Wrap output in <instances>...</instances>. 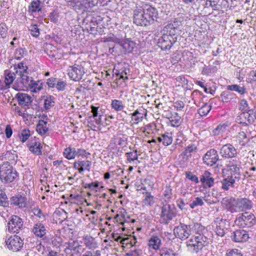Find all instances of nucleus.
<instances>
[{"label": "nucleus", "instance_id": "nucleus-4", "mask_svg": "<svg viewBox=\"0 0 256 256\" xmlns=\"http://www.w3.org/2000/svg\"><path fill=\"white\" fill-rule=\"evenodd\" d=\"M84 68L82 64H75L69 66L68 68V74L70 78L76 82L81 80L85 74Z\"/></svg>", "mask_w": 256, "mask_h": 256}, {"label": "nucleus", "instance_id": "nucleus-34", "mask_svg": "<svg viewBox=\"0 0 256 256\" xmlns=\"http://www.w3.org/2000/svg\"><path fill=\"white\" fill-rule=\"evenodd\" d=\"M161 244V240L158 236H152L148 241V246L154 250L159 248Z\"/></svg>", "mask_w": 256, "mask_h": 256}, {"label": "nucleus", "instance_id": "nucleus-59", "mask_svg": "<svg viewBox=\"0 0 256 256\" xmlns=\"http://www.w3.org/2000/svg\"><path fill=\"white\" fill-rule=\"evenodd\" d=\"M132 115V120L134 121V123L136 124H138L140 122H142L144 120V117H142V116H140L138 114H136V110L131 114Z\"/></svg>", "mask_w": 256, "mask_h": 256}, {"label": "nucleus", "instance_id": "nucleus-20", "mask_svg": "<svg viewBox=\"0 0 256 256\" xmlns=\"http://www.w3.org/2000/svg\"><path fill=\"white\" fill-rule=\"evenodd\" d=\"M86 2L80 1V0H71V1H69L66 4V5L68 6L72 7L74 10H76L77 6H80V5H84L86 8L88 7H92L94 6V4H93V2L92 1L91 2L89 0H86Z\"/></svg>", "mask_w": 256, "mask_h": 256}, {"label": "nucleus", "instance_id": "nucleus-58", "mask_svg": "<svg viewBox=\"0 0 256 256\" xmlns=\"http://www.w3.org/2000/svg\"><path fill=\"white\" fill-rule=\"evenodd\" d=\"M30 136V132L28 129H24L21 133L20 139L22 142H25Z\"/></svg>", "mask_w": 256, "mask_h": 256}, {"label": "nucleus", "instance_id": "nucleus-40", "mask_svg": "<svg viewBox=\"0 0 256 256\" xmlns=\"http://www.w3.org/2000/svg\"><path fill=\"white\" fill-rule=\"evenodd\" d=\"M227 89L229 90L236 91L240 94H244L246 92L244 87H241L238 84H232L227 86Z\"/></svg>", "mask_w": 256, "mask_h": 256}, {"label": "nucleus", "instance_id": "nucleus-8", "mask_svg": "<svg viewBox=\"0 0 256 256\" xmlns=\"http://www.w3.org/2000/svg\"><path fill=\"white\" fill-rule=\"evenodd\" d=\"M112 238L114 241L118 242L119 240L121 246L124 248H133L136 243V240L134 237H126L122 238L121 236H118L117 234L112 233Z\"/></svg>", "mask_w": 256, "mask_h": 256}, {"label": "nucleus", "instance_id": "nucleus-48", "mask_svg": "<svg viewBox=\"0 0 256 256\" xmlns=\"http://www.w3.org/2000/svg\"><path fill=\"white\" fill-rule=\"evenodd\" d=\"M125 154L128 161L130 162L138 159V150H136L133 152H126Z\"/></svg>", "mask_w": 256, "mask_h": 256}, {"label": "nucleus", "instance_id": "nucleus-64", "mask_svg": "<svg viewBox=\"0 0 256 256\" xmlns=\"http://www.w3.org/2000/svg\"><path fill=\"white\" fill-rule=\"evenodd\" d=\"M226 256H242V255L239 250L235 248L228 251Z\"/></svg>", "mask_w": 256, "mask_h": 256}, {"label": "nucleus", "instance_id": "nucleus-15", "mask_svg": "<svg viewBox=\"0 0 256 256\" xmlns=\"http://www.w3.org/2000/svg\"><path fill=\"white\" fill-rule=\"evenodd\" d=\"M10 202V205L18 206L20 208H24L27 206L26 197L20 194L11 197Z\"/></svg>", "mask_w": 256, "mask_h": 256}, {"label": "nucleus", "instance_id": "nucleus-7", "mask_svg": "<svg viewBox=\"0 0 256 256\" xmlns=\"http://www.w3.org/2000/svg\"><path fill=\"white\" fill-rule=\"evenodd\" d=\"M220 156L224 158H232L237 156L238 152L235 147L230 144L222 146L220 150Z\"/></svg>", "mask_w": 256, "mask_h": 256}, {"label": "nucleus", "instance_id": "nucleus-30", "mask_svg": "<svg viewBox=\"0 0 256 256\" xmlns=\"http://www.w3.org/2000/svg\"><path fill=\"white\" fill-rule=\"evenodd\" d=\"M254 216L253 214H248V213H246L245 214H242L235 221L236 222L238 221V222H244V224H248V223L250 224H254L252 220H254L253 218Z\"/></svg>", "mask_w": 256, "mask_h": 256}, {"label": "nucleus", "instance_id": "nucleus-2", "mask_svg": "<svg viewBox=\"0 0 256 256\" xmlns=\"http://www.w3.org/2000/svg\"><path fill=\"white\" fill-rule=\"evenodd\" d=\"M206 237L199 234L188 240L186 242V246L190 250L197 252L206 245Z\"/></svg>", "mask_w": 256, "mask_h": 256}, {"label": "nucleus", "instance_id": "nucleus-56", "mask_svg": "<svg viewBox=\"0 0 256 256\" xmlns=\"http://www.w3.org/2000/svg\"><path fill=\"white\" fill-rule=\"evenodd\" d=\"M204 204L202 199L200 197H196L195 200H194L190 205L191 208L193 209L196 206H202Z\"/></svg>", "mask_w": 256, "mask_h": 256}, {"label": "nucleus", "instance_id": "nucleus-10", "mask_svg": "<svg viewBox=\"0 0 256 256\" xmlns=\"http://www.w3.org/2000/svg\"><path fill=\"white\" fill-rule=\"evenodd\" d=\"M8 248L13 252H18L22 247L24 242L20 237L14 236H10L6 241Z\"/></svg>", "mask_w": 256, "mask_h": 256}, {"label": "nucleus", "instance_id": "nucleus-16", "mask_svg": "<svg viewBox=\"0 0 256 256\" xmlns=\"http://www.w3.org/2000/svg\"><path fill=\"white\" fill-rule=\"evenodd\" d=\"M200 182L204 188H210L214 186V178L212 176V174L208 170H205L200 176Z\"/></svg>", "mask_w": 256, "mask_h": 256}, {"label": "nucleus", "instance_id": "nucleus-28", "mask_svg": "<svg viewBox=\"0 0 256 256\" xmlns=\"http://www.w3.org/2000/svg\"><path fill=\"white\" fill-rule=\"evenodd\" d=\"M47 123V121L40 120L36 125V130L41 136L44 135L48 130V128L46 126Z\"/></svg>", "mask_w": 256, "mask_h": 256}, {"label": "nucleus", "instance_id": "nucleus-46", "mask_svg": "<svg viewBox=\"0 0 256 256\" xmlns=\"http://www.w3.org/2000/svg\"><path fill=\"white\" fill-rule=\"evenodd\" d=\"M146 196L143 202L145 205L147 206H152L154 202V198L152 196L150 192H146Z\"/></svg>", "mask_w": 256, "mask_h": 256}, {"label": "nucleus", "instance_id": "nucleus-37", "mask_svg": "<svg viewBox=\"0 0 256 256\" xmlns=\"http://www.w3.org/2000/svg\"><path fill=\"white\" fill-rule=\"evenodd\" d=\"M45 53L50 58H55L58 54L56 48L52 44H47L44 48Z\"/></svg>", "mask_w": 256, "mask_h": 256}, {"label": "nucleus", "instance_id": "nucleus-50", "mask_svg": "<svg viewBox=\"0 0 256 256\" xmlns=\"http://www.w3.org/2000/svg\"><path fill=\"white\" fill-rule=\"evenodd\" d=\"M30 32V34L34 37L37 38L40 34V29L38 28V26L36 24H32L28 28Z\"/></svg>", "mask_w": 256, "mask_h": 256}, {"label": "nucleus", "instance_id": "nucleus-38", "mask_svg": "<svg viewBox=\"0 0 256 256\" xmlns=\"http://www.w3.org/2000/svg\"><path fill=\"white\" fill-rule=\"evenodd\" d=\"M64 155L68 159H74L76 156V150L74 148L68 147L64 150Z\"/></svg>", "mask_w": 256, "mask_h": 256}, {"label": "nucleus", "instance_id": "nucleus-18", "mask_svg": "<svg viewBox=\"0 0 256 256\" xmlns=\"http://www.w3.org/2000/svg\"><path fill=\"white\" fill-rule=\"evenodd\" d=\"M16 98L18 100V104L22 106H28L32 102V97L26 94L18 93Z\"/></svg>", "mask_w": 256, "mask_h": 256}, {"label": "nucleus", "instance_id": "nucleus-42", "mask_svg": "<svg viewBox=\"0 0 256 256\" xmlns=\"http://www.w3.org/2000/svg\"><path fill=\"white\" fill-rule=\"evenodd\" d=\"M26 54L25 48H18L14 52V58L17 60H20Z\"/></svg>", "mask_w": 256, "mask_h": 256}, {"label": "nucleus", "instance_id": "nucleus-11", "mask_svg": "<svg viewBox=\"0 0 256 256\" xmlns=\"http://www.w3.org/2000/svg\"><path fill=\"white\" fill-rule=\"evenodd\" d=\"M174 233L176 238L185 240L191 234L190 225H178L174 229Z\"/></svg>", "mask_w": 256, "mask_h": 256}, {"label": "nucleus", "instance_id": "nucleus-24", "mask_svg": "<svg viewBox=\"0 0 256 256\" xmlns=\"http://www.w3.org/2000/svg\"><path fill=\"white\" fill-rule=\"evenodd\" d=\"M4 82L7 86H10L17 78V74L14 72L6 70L4 72Z\"/></svg>", "mask_w": 256, "mask_h": 256}, {"label": "nucleus", "instance_id": "nucleus-53", "mask_svg": "<svg viewBox=\"0 0 256 256\" xmlns=\"http://www.w3.org/2000/svg\"><path fill=\"white\" fill-rule=\"evenodd\" d=\"M160 256H176V254L172 250L166 248H162L160 250Z\"/></svg>", "mask_w": 256, "mask_h": 256}, {"label": "nucleus", "instance_id": "nucleus-45", "mask_svg": "<svg viewBox=\"0 0 256 256\" xmlns=\"http://www.w3.org/2000/svg\"><path fill=\"white\" fill-rule=\"evenodd\" d=\"M239 144L242 146H244L246 143L249 141V138H248L246 134L243 131L240 132L237 136Z\"/></svg>", "mask_w": 256, "mask_h": 256}, {"label": "nucleus", "instance_id": "nucleus-44", "mask_svg": "<svg viewBox=\"0 0 256 256\" xmlns=\"http://www.w3.org/2000/svg\"><path fill=\"white\" fill-rule=\"evenodd\" d=\"M162 144L165 146L170 145L172 142V134L170 132H166L162 134Z\"/></svg>", "mask_w": 256, "mask_h": 256}, {"label": "nucleus", "instance_id": "nucleus-12", "mask_svg": "<svg viewBox=\"0 0 256 256\" xmlns=\"http://www.w3.org/2000/svg\"><path fill=\"white\" fill-rule=\"evenodd\" d=\"M134 22L137 26H149L143 8H138L134 10Z\"/></svg>", "mask_w": 256, "mask_h": 256}, {"label": "nucleus", "instance_id": "nucleus-1", "mask_svg": "<svg viewBox=\"0 0 256 256\" xmlns=\"http://www.w3.org/2000/svg\"><path fill=\"white\" fill-rule=\"evenodd\" d=\"M18 173L9 162H4L0 164V180L4 184L18 181Z\"/></svg>", "mask_w": 256, "mask_h": 256}, {"label": "nucleus", "instance_id": "nucleus-17", "mask_svg": "<svg viewBox=\"0 0 256 256\" xmlns=\"http://www.w3.org/2000/svg\"><path fill=\"white\" fill-rule=\"evenodd\" d=\"M92 162L88 160H78L74 163V168L78 170L80 173L82 172L84 170L90 172Z\"/></svg>", "mask_w": 256, "mask_h": 256}, {"label": "nucleus", "instance_id": "nucleus-49", "mask_svg": "<svg viewBox=\"0 0 256 256\" xmlns=\"http://www.w3.org/2000/svg\"><path fill=\"white\" fill-rule=\"evenodd\" d=\"M163 199H164L166 204H168L172 197V190L170 188H167L164 190L163 194Z\"/></svg>", "mask_w": 256, "mask_h": 256}, {"label": "nucleus", "instance_id": "nucleus-36", "mask_svg": "<svg viewBox=\"0 0 256 256\" xmlns=\"http://www.w3.org/2000/svg\"><path fill=\"white\" fill-rule=\"evenodd\" d=\"M110 105L112 108L116 112L123 111L124 108L122 102L118 100H112Z\"/></svg>", "mask_w": 256, "mask_h": 256}, {"label": "nucleus", "instance_id": "nucleus-6", "mask_svg": "<svg viewBox=\"0 0 256 256\" xmlns=\"http://www.w3.org/2000/svg\"><path fill=\"white\" fill-rule=\"evenodd\" d=\"M222 205L232 212H239V198L226 197L222 200Z\"/></svg>", "mask_w": 256, "mask_h": 256}, {"label": "nucleus", "instance_id": "nucleus-60", "mask_svg": "<svg viewBox=\"0 0 256 256\" xmlns=\"http://www.w3.org/2000/svg\"><path fill=\"white\" fill-rule=\"evenodd\" d=\"M176 204L178 208L182 210H188L186 207L188 203L184 202V200L182 198H178L176 201Z\"/></svg>", "mask_w": 256, "mask_h": 256}, {"label": "nucleus", "instance_id": "nucleus-26", "mask_svg": "<svg viewBox=\"0 0 256 256\" xmlns=\"http://www.w3.org/2000/svg\"><path fill=\"white\" fill-rule=\"evenodd\" d=\"M83 242L86 247L89 249H95L98 246V242L95 238L88 235L84 236Z\"/></svg>", "mask_w": 256, "mask_h": 256}, {"label": "nucleus", "instance_id": "nucleus-54", "mask_svg": "<svg viewBox=\"0 0 256 256\" xmlns=\"http://www.w3.org/2000/svg\"><path fill=\"white\" fill-rule=\"evenodd\" d=\"M196 150V147L194 146H188L184 151L182 152L184 156V158L186 157V158L191 157L192 153Z\"/></svg>", "mask_w": 256, "mask_h": 256}, {"label": "nucleus", "instance_id": "nucleus-47", "mask_svg": "<svg viewBox=\"0 0 256 256\" xmlns=\"http://www.w3.org/2000/svg\"><path fill=\"white\" fill-rule=\"evenodd\" d=\"M211 106L207 103L203 105L198 110V113L202 116H206L211 110Z\"/></svg>", "mask_w": 256, "mask_h": 256}, {"label": "nucleus", "instance_id": "nucleus-39", "mask_svg": "<svg viewBox=\"0 0 256 256\" xmlns=\"http://www.w3.org/2000/svg\"><path fill=\"white\" fill-rule=\"evenodd\" d=\"M176 29L175 28L174 26H173L172 24H168L165 26L164 31L166 32L165 34L167 36H171L173 38H177L176 35Z\"/></svg>", "mask_w": 256, "mask_h": 256}, {"label": "nucleus", "instance_id": "nucleus-9", "mask_svg": "<svg viewBox=\"0 0 256 256\" xmlns=\"http://www.w3.org/2000/svg\"><path fill=\"white\" fill-rule=\"evenodd\" d=\"M177 40V38H173L164 33L158 39V44L162 50H170Z\"/></svg>", "mask_w": 256, "mask_h": 256}, {"label": "nucleus", "instance_id": "nucleus-19", "mask_svg": "<svg viewBox=\"0 0 256 256\" xmlns=\"http://www.w3.org/2000/svg\"><path fill=\"white\" fill-rule=\"evenodd\" d=\"M248 238V234L246 230H240L234 232L233 239L236 242H246Z\"/></svg>", "mask_w": 256, "mask_h": 256}, {"label": "nucleus", "instance_id": "nucleus-22", "mask_svg": "<svg viewBox=\"0 0 256 256\" xmlns=\"http://www.w3.org/2000/svg\"><path fill=\"white\" fill-rule=\"evenodd\" d=\"M237 179L233 178L232 176H228L226 178H224L222 181V188L224 190H228L231 188H234V184Z\"/></svg>", "mask_w": 256, "mask_h": 256}, {"label": "nucleus", "instance_id": "nucleus-52", "mask_svg": "<svg viewBox=\"0 0 256 256\" xmlns=\"http://www.w3.org/2000/svg\"><path fill=\"white\" fill-rule=\"evenodd\" d=\"M8 27L4 23L0 24V38H5L8 34Z\"/></svg>", "mask_w": 256, "mask_h": 256}, {"label": "nucleus", "instance_id": "nucleus-61", "mask_svg": "<svg viewBox=\"0 0 256 256\" xmlns=\"http://www.w3.org/2000/svg\"><path fill=\"white\" fill-rule=\"evenodd\" d=\"M142 254V250L140 249L132 250L126 254V256H140Z\"/></svg>", "mask_w": 256, "mask_h": 256}, {"label": "nucleus", "instance_id": "nucleus-57", "mask_svg": "<svg viewBox=\"0 0 256 256\" xmlns=\"http://www.w3.org/2000/svg\"><path fill=\"white\" fill-rule=\"evenodd\" d=\"M186 178L190 180L192 182H194L196 184H198L199 182L198 178L190 171L186 172Z\"/></svg>", "mask_w": 256, "mask_h": 256}, {"label": "nucleus", "instance_id": "nucleus-35", "mask_svg": "<svg viewBox=\"0 0 256 256\" xmlns=\"http://www.w3.org/2000/svg\"><path fill=\"white\" fill-rule=\"evenodd\" d=\"M46 230L44 225H35L32 228L33 233L38 237L42 238L46 233Z\"/></svg>", "mask_w": 256, "mask_h": 256}, {"label": "nucleus", "instance_id": "nucleus-32", "mask_svg": "<svg viewBox=\"0 0 256 256\" xmlns=\"http://www.w3.org/2000/svg\"><path fill=\"white\" fill-rule=\"evenodd\" d=\"M42 146L40 142H34L29 146V150L36 156L42 154Z\"/></svg>", "mask_w": 256, "mask_h": 256}, {"label": "nucleus", "instance_id": "nucleus-31", "mask_svg": "<svg viewBox=\"0 0 256 256\" xmlns=\"http://www.w3.org/2000/svg\"><path fill=\"white\" fill-rule=\"evenodd\" d=\"M240 162H238L237 164H235V166H233L232 168H229L231 174L230 176H232L233 178L237 179L238 181L240 178Z\"/></svg>", "mask_w": 256, "mask_h": 256}, {"label": "nucleus", "instance_id": "nucleus-33", "mask_svg": "<svg viewBox=\"0 0 256 256\" xmlns=\"http://www.w3.org/2000/svg\"><path fill=\"white\" fill-rule=\"evenodd\" d=\"M171 126L173 127H178L182 122V119L176 112H174L169 118Z\"/></svg>", "mask_w": 256, "mask_h": 256}, {"label": "nucleus", "instance_id": "nucleus-23", "mask_svg": "<svg viewBox=\"0 0 256 256\" xmlns=\"http://www.w3.org/2000/svg\"><path fill=\"white\" fill-rule=\"evenodd\" d=\"M120 45L122 47L126 52H132L136 48V44L128 40H121Z\"/></svg>", "mask_w": 256, "mask_h": 256}, {"label": "nucleus", "instance_id": "nucleus-63", "mask_svg": "<svg viewBox=\"0 0 256 256\" xmlns=\"http://www.w3.org/2000/svg\"><path fill=\"white\" fill-rule=\"evenodd\" d=\"M20 228V225H8V230L10 233H18Z\"/></svg>", "mask_w": 256, "mask_h": 256}, {"label": "nucleus", "instance_id": "nucleus-25", "mask_svg": "<svg viewBox=\"0 0 256 256\" xmlns=\"http://www.w3.org/2000/svg\"><path fill=\"white\" fill-rule=\"evenodd\" d=\"M3 158L8 160L9 164H16L18 160V155L16 151H7L3 156Z\"/></svg>", "mask_w": 256, "mask_h": 256}, {"label": "nucleus", "instance_id": "nucleus-21", "mask_svg": "<svg viewBox=\"0 0 256 256\" xmlns=\"http://www.w3.org/2000/svg\"><path fill=\"white\" fill-rule=\"evenodd\" d=\"M239 212H240L250 210L252 207L253 203L246 198H239Z\"/></svg>", "mask_w": 256, "mask_h": 256}, {"label": "nucleus", "instance_id": "nucleus-5", "mask_svg": "<svg viewBox=\"0 0 256 256\" xmlns=\"http://www.w3.org/2000/svg\"><path fill=\"white\" fill-rule=\"evenodd\" d=\"M220 160L218 152L214 148H211L202 157L204 164L208 166H213Z\"/></svg>", "mask_w": 256, "mask_h": 256}, {"label": "nucleus", "instance_id": "nucleus-55", "mask_svg": "<svg viewBox=\"0 0 256 256\" xmlns=\"http://www.w3.org/2000/svg\"><path fill=\"white\" fill-rule=\"evenodd\" d=\"M129 72V70H126V68H124L121 70L118 71V72H115V74L116 76H120L118 79H122L124 80H128V77L126 76L128 74Z\"/></svg>", "mask_w": 256, "mask_h": 256}, {"label": "nucleus", "instance_id": "nucleus-13", "mask_svg": "<svg viewBox=\"0 0 256 256\" xmlns=\"http://www.w3.org/2000/svg\"><path fill=\"white\" fill-rule=\"evenodd\" d=\"M163 206L162 208V218L165 221L166 224H167L170 220H172L175 216V214L174 212V205H170L169 204H164L163 202Z\"/></svg>", "mask_w": 256, "mask_h": 256}, {"label": "nucleus", "instance_id": "nucleus-27", "mask_svg": "<svg viewBox=\"0 0 256 256\" xmlns=\"http://www.w3.org/2000/svg\"><path fill=\"white\" fill-rule=\"evenodd\" d=\"M42 2L40 0H34L32 1L28 7L29 12H36L42 10Z\"/></svg>", "mask_w": 256, "mask_h": 256}, {"label": "nucleus", "instance_id": "nucleus-51", "mask_svg": "<svg viewBox=\"0 0 256 256\" xmlns=\"http://www.w3.org/2000/svg\"><path fill=\"white\" fill-rule=\"evenodd\" d=\"M222 101L224 102H230L232 98V94L228 91L223 92L221 94Z\"/></svg>", "mask_w": 256, "mask_h": 256}, {"label": "nucleus", "instance_id": "nucleus-41", "mask_svg": "<svg viewBox=\"0 0 256 256\" xmlns=\"http://www.w3.org/2000/svg\"><path fill=\"white\" fill-rule=\"evenodd\" d=\"M54 98L52 96H47L44 102V108L46 110H48L54 106Z\"/></svg>", "mask_w": 256, "mask_h": 256}, {"label": "nucleus", "instance_id": "nucleus-43", "mask_svg": "<svg viewBox=\"0 0 256 256\" xmlns=\"http://www.w3.org/2000/svg\"><path fill=\"white\" fill-rule=\"evenodd\" d=\"M248 102L244 100H242L240 102V108L239 109L243 112L240 116H244L246 114V112H248V110H248Z\"/></svg>", "mask_w": 256, "mask_h": 256}, {"label": "nucleus", "instance_id": "nucleus-62", "mask_svg": "<svg viewBox=\"0 0 256 256\" xmlns=\"http://www.w3.org/2000/svg\"><path fill=\"white\" fill-rule=\"evenodd\" d=\"M66 84L62 80L58 81L56 83V87L58 91H63L65 90Z\"/></svg>", "mask_w": 256, "mask_h": 256}, {"label": "nucleus", "instance_id": "nucleus-29", "mask_svg": "<svg viewBox=\"0 0 256 256\" xmlns=\"http://www.w3.org/2000/svg\"><path fill=\"white\" fill-rule=\"evenodd\" d=\"M14 72L18 75L28 72V67L23 62L14 65Z\"/></svg>", "mask_w": 256, "mask_h": 256}, {"label": "nucleus", "instance_id": "nucleus-3", "mask_svg": "<svg viewBox=\"0 0 256 256\" xmlns=\"http://www.w3.org/2000/svg\"><path fill=\"white\" fill-rule=\"evenodd\" d=\"M29 72L26 74H20L17 76L16 84L19 88H35L37 84L32 80V78L29 76Z\"/></svg>", "mask_w": 256, "mask_h": 256}, {"label": "nucleus", "instance_id": "nucleus-14", "mask_svg": "<svg viewBox=\"0 0 256 256\" xmlns=\"http://www.w3.org/2000/svg\"><path fill=\"white\" fill-rule=\"evenodd\" d=\"M145 16H146L148 24H152L154 21L157 20L158 12L157 10L152 6H146L143 8Z\"/></svg>", "mask_w": 256, "mask_h": 256}]
</instances>
